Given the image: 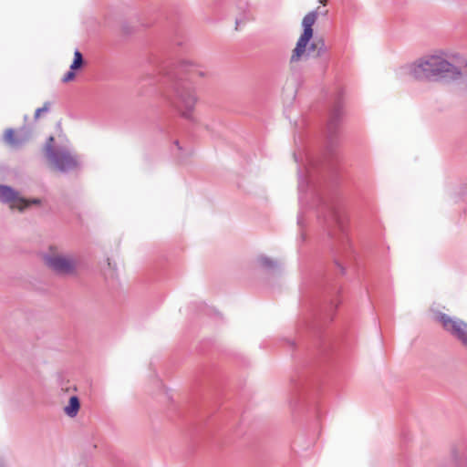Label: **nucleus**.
I'll return each mask as SVG.
<instances>
[{
    "mask_svg": "<svg viewBox=\"0 0 467 467\" xmlns=\"http://www.w3.org/2000/svg\"><path fill=\"white\" fill-rule=\"evenodd\" d=\"M85 64L83 56L79 50H76L74 52V59L72 64L70 65L71 70H78L80 69Z\"/></svg>",
    "mask_w": 467,
    "mask_h": 467,
    "instance_id": "4468645a",
    "label": "nucleus"
},
{
    "mask_svg": "<svg viewBox=\"0 0 467 467\" xmlns=\"http://www.w3.org/2000/svg\"><path fill=\"white\" fill-rule=\"evenodd\" d=\"M340 118V109L338 108L335 109L331 113L330 119L327 125V132L329 140H332L333 136L337 132L338 121Z\"/></svg>",
    "mask_w": 467,
    "mask_h": 467,
    "instance_id": "9d476101",
    "label": "nucleus"
},
{
    "mask_svg": "<svg viewBox=\"0 0 467 467\" xmlns=\"http://www.w3.org/2000/svg\"><path fill=\"white\" fill-rule=\"evenodd\" d=\"M324 224L334 249L338 253L346 252L348 247V237L345 232L344 223L336 208H327Z\"/></svg>",
    "mask_w": 467,
    "mask_h": 467,
    "instance_id": "20e7f679",
    "label": "nucleus"
},
{
    "mask_svg": "<svg viewBox=\"0 0 467 467\" xmlns=\"http://www.w3.org/2000/svg\"><path fill=\"white\" fill-rule=\"evenodd\" d=\"M397 74L400 78L410 77L416 80L458 79L463 77L467 87V65L463 68H460L450 63L441 54L425 55L419 57L412 63L400 67Z\"/></svg>",
    "mask_w": 467,
    "mask_h": 467,
    "instance_id": "f257e3e1",
    "label": "nucleus"
},
{
    "mask_svg": "<svg viewBox=\"0 0 467 467\" xmlns=\"http://www.w3.org/2000/svg\"><path fill=\"white\" fill-rule=\"evenodd\" d=\"M26 202L27 203V205L26 206V209H27L30 205H40L42 202L38 198H34L31 200L26 199Z\"/></svg>",
    "mask_w": 467,
    "mask_h": 467,
    "instance_id": "a211bd4d",
    "label": "nucleus"
},
{
    "mask_svg": "<svg viewBox=\"0 0 467 467\" xmlns=\"http://www.w3.org/2000/svg\"><path fill=\"white\" fill-rule=\"evenodd\" d=\"M318 10L319 7H317L316 10L307 13L304 16L302 20L303 33L299 36L296 47L292 52V56L290 58L291 63L299 61L301 57L306 54V47L309 44L311 38L313 37V26L315 25L317 19Z\"/></svg>",
    "mask_w": 467,
    "mask_h": 467,
    "instance_id": "423d86ee",
    "label": "nucleus"
},
{
    "mask_svg": "<svg viewBox=\"0 0 467 467\" xmlns=\"http://www.w3.org/2000/svg\"><path fill=\"white\" fill-rule=\"evenodd\" d=\"M108 265H109V266L111 265V263L109 262V260H108Z\"/></svg>",
    "mask_w": 467,
    "mask_h": 467,
    "instance_id": "4be33fe9",
    "label": "nucleus"
},
{
    "mask_svg": "<svg viewBox=\"0 0 467 467\" xmlns=\"http://www.w3.org/2000/svg\"><path fill=\"white\" fill-rule=\"evenodd\" d=\"M46 265L54 273L61 275H77L79 265V257L75 254H65L51 248L49 253L45 254Z\"/></svg>",
    "mask_w": 467,
    "mask_h": 467,
    "instance_id": "39448f33",
    "label": "nucleus"
},
{
    "mask_svg": "<svg viewBox=\"0 0 467 467\" xmlns=\"http://www.w3.org/2000/svg\"><path fill=\"white\" fill-rule=\"evenodd\" d=\"M315 42L317 45V53L316 54L317 57H321L327 53V47L325 43V40L322 37H316Z\"/></svg>",
    "mask_w": 467,
    "mask_h": 467,
    "instance_id": "2eb2a0df",
    "label": "nucleus"
},
{
    "mask_svg": "<svg viewBox=\"0 0 467 467\" xmlns=\"http://www.w3.org/2000/svg\"><path fill=\"white\" fill-rule=\"evenodd\" d=\"M49 110V103L46 102L42 108H39L35 112V119H37L41 113L47 112Z\"/></svg>",
    "mask_w": 467,
    "mask_h": 467,
    "instance_id": "f3484780",
    "label": "nucleus"
},
{
    "mask_svg": "<svg viewBox=\"0 0 467 467\" xmlns=\"http://www.w3.org/2000/svg\"><path fill=\"white\" fill-rule=\"evenodd\" d=\"M321 3L325 5L327 3V0H321Z\"/></svg>",
    "mask_w": 467,
    "mask_h": 467,
    "instance_id": "412c9836",
    "label": "nucleus"
},
{
    "mask_svg": "<svg viewBox=\"0 0 467 467\" xmlns=\"http://www.w3.org/2000/svg\"><path fill=\"white\" fill-rule=\"evenodd\" d=\"M182 72L190 75L189 79L181 78L171 88L162 95L163 99L173 108L182 118L192 120L193 111L198 102L196 88L192 83V78L195 73L202 76V73L192 68L188 63L182 65Z\"/></svg>",
    "mask_w": 467,
    "mask_h": 467,
    "instance_id": "f03ea898",
    "label": "nucleus"
},
{
    "mask_svg": "<svg viewBox=\"0 0 467 467\" xmlns=\"http://www.w3.org/2000/svg\"><path fill=\"white\" fill-rule=\"evenodd\" d=\"M338 266L340 267L341 272L344 273V268L340 265H338Z\"/></svg>",
    "mask_w": 467,
    "mask_h": 467,
    "instance_id": "aec40b11",
    "label": "nucleus"
},
{
    "mask_svg": "<svg viewBox=\"0 0 467 467\" xmlns=\"http://www.w3.org/2000/svg\"><path fill=\"white\" fill-rule=\"evenodd\" d=\"M308 54L307 56L310 54V53H313L314 54V57H316V54L317 53V43L315 42V40L309 45L308 47Z\"/></svg>",
    "mask_w": 467,
    "mask_h": 467,
    "instance_id": "6ab92c4d",
    "label": "nucleus"
},
{
    "mask_svg": "<svg viewBox=\"0 0 467 467\" xmlns=\"http://www.w3.org/2000/svg\"><path fill=\"white\" fill-rule=\"evenodd\" d=\"M258 262L261 265V266L268 270H275L279 268L280 266V263L278 261H275L265 255L259 256Z\"/></svg>",
    "mask_w": 467,
    "mask_h": 467,
    "instance_id": "ddd939ff",
    "label": "nucleus"
},
{
    "mask_svg": "<svg viewBox=\"0 0 467 467\" xmlns=\"http://www.w3.org/2000/svg\"><path fill=\"white\" fill-rule=\"evenodd\" d=\"M451 458L456 466H462L467 460V445L461 441L451 448Z\"/></svg>",
    "mask_w": 467,
    "mask_h": 467,
    "instance_id": "1a4fd4ad",
    "label": "nucleus"
},
{
    "mask_svg": "<svg viewBox=\"0 0 467 467\" xmlns=\"http://www.w3.org/2000/svg\"><path fill=\"white\" fill-rule=\"evenodd\" d=\"M0 202L9 203L11 209H17L21 213L27 205L26 198L20 196L17 191L4 184H0Z\"/></svg>",
    "mask_w": 467,
    "mask_h": 467,
    "instance_id": "6e6552de",
    "label": "nucleus"
},
{
    "mask_svg": "<svg viewBox=\"0 0 467 467\" xmlns=\"http://www.w3.org/2000/svg\"><path fill=\"white\" fill-rule=\"evenodd\" d=\"M80 409V401L77 396H72L69 399L68 404L64 408V412L70 418L78 415Z\"/></svg>",
    "mask_w": 467,
    "mask_h": 467,
    "instance_id": "9b49d317",
    "label": "nucleus"
},
{
    "mask_svg": "<svg viewBox=\"0 0 467 467\" xmlns=\"http://www.w3.org/2000/svg\"><path fill=\"white\" fill-rule=\"evenodd\" d=\"M438 321L444 330L450 333L454 338L467 348V323L456 317H451L444 313H439Z\"/></svg>",
    "mask_w": 467,
    "mask_h": 467,
    "instance_id": "0eeeda50",
    "label": "nucleus"
},
{
    "mask_svg": "<svg viewBox=\"0 0 467 467\" xmlns=\"http://www.w3.org/2000/svg\"><path fill=\"white\" fill-rule=\"evenodd\" d=\"M5 141L11 146L17 147L25 141V139L16 137L15 131L12 129H8L5 132Z\"/></svg>",
    "mask_w": 467,
    "mask_h": 467,
    "instance_id": "f8f14e48",
    "label": "nucleus"
},
{
    "mask_svg": "<svg viewBox=\"0 0 467 467\" xmlns=\"http://www.w3.org/2000/svg\"><path fill=\"white\" fill-rule=\"evenodd\" d=\"M54 137L50 136L44 146V154L50 167L60 172H69L79 167L77 154L67 146L54 145Z\"/></svg>",
    "mask_w": 467,
    "mask_h": 467,
    "instance_id": "7ed1b4c3",
    "label": "nucleus"
},
{
    "mask_svg": "<svg viewBox=\"0 0 467 467\" xmlns=\"http://www.w3.org/2000/svg\"><path fill=\"white\" fill-rule=\"evenodd\" d=\"M74 71L75 70H71L70 69L68 72H67L65 74V76L63 77V78H62V82L67 83V82H70V81L74 80V78L76 77Z\"/></svg>",
    "mask_w": 467,
    "mask_h": 467,
    "instance_id": "dca6fc26",
    "label": "nucleus"
}]
</instances>
